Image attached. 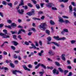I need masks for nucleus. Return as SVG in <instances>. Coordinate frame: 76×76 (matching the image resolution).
Returning <instances> with one entry per match:
<instances>
[{
	"instance_id": "18",
	"label": "nucleus",
	"mask_w": 76,
	"mask_h": 76,
	"mask_svg": "<svg viewBox=\"0 0 76 76\" xmlns=\"http://www.w3.org/2000/svg\"><path fill=\"white\" fill-rule=\"evenodd\" d=\"M40 66H41V67H43L44 68V69H46V66H45V65H44L43 64H40Z\"/></svg>"
},
{
	"instance_id": "3",
	"label": "nucleus",
	"mask_w": 76,
	"mask_h": 76,
	"mask_svg": "<svg viewBox=\"0 0 76 76\" xmlns=\"http://www.w3.org/2000/svg\"><path fill=\"white\" fill-rule=\"evenodd\" d=\"M12 73L14 74V75H16V72L19 73H21V74H22V72L21 71L17 70H12Z\"/></svg>"
},
{
	"instance_id": "58",
	"label": "nucleus",
	"mask_w": 76,
	"mask_h": 76,
	"mask_svg": "<svg viewBox=\"0 0 76 76\" xmlns=\"http://www.w3.org/2000/svg\"><path fill=\"white\" fill-rule=\"evenodd\" d=\"M45 73V72H39V73L40 74H41V75H42L43 73Z\"/></svg>"
},
{
	"instance_id": "27",
	"label": "nucleus",
	"mask_w": 76,
	"mask_h": 76,
	"mask_svg": "<svg viewBox=\"0 0 76 76\" xmlns=\"http://www.w3.org/2000/svg\"><path fill=\"white\" fill-rule=\"evenodd\" d=\"M10 32L12 33V34H16L17 32L15 31H10Z\"/></svg>"
},
{
	"instance_id": "13",
	"label": "nucleus",
	"mask_w": 76,
	"mask_h": 76,
	"mask_svg": "<svg viewBox=\"0 0 76 76\" xmlns=\"http://www.w3.org/2000/svg\"><path fill=\"white\" fill-rule=\"evenodd\" d=\"M24 0H21L20 3L19 4V6H23V5H24V2H23V1Z\"/></svg>"
},
{
	"instance_id": "43",
	"label": "nucleus",
	"mask_w": 76,
	"mask_h": 76,
	"mask_svg": "<svg viewBox=\"0 0 76 76\" xmlns=\"http://www.w3.org/2000/svg\"><path fill=\"white\" fill-rule=\"evenodd\" d=\"M47 69H50L51 70L53 69L54 67H52V66H48L47 67Z\"/></svg>"
},
{
	"instance_id": "61",
	"label": "nucleus",
	"mask_w": 76,
	"mask_h": 76,
	"mask_svg": "<svg viewBox=\"0 0 76 76\" xmlns=\"http://www.w3.org/2000/svg\"><path fill=\"white\" fill-rule=\"evenodd\" d=\"M31 30L34 31V32H36V30H35V29L34 28H31Z\"/></svg>"
},
{
	"instance_id": "22",
	"label": "nucleus",
	"mask_w": 76,
	"mask_h": 76,
	"mask_svg": "<svg viewBox=\"0 0 76 76\" xmlns=\"http://www.w3.org/2000/svg\"><path fill=\"white\" fill-rule=\"evenodd\" d=\"M47 39L48 41H51V39H52V38L51 37L49 36L47 37Z\"/></svg>"
},
{
	"instance_id": "48",
	"label": "nucleus",
	"mask_w": 76,
	"mask_h": 76,
	"mask_svg": "<svg viewBox=\"0 0 76 76\" xmlns=\"http://www.w3.org/2000/svg\"><path fill=\"white\" fill-rule=\"evenodd\" d=\"M24 44L26 45H29V43L27 41L25 42H24Z\"/></svg>"
},
{
	"instance_id": "14",
	"label": "nucleus",
	"mask_w": 76,
	"mask_h": 76,
	"mask_svg": "<svg viewBox=\"0 0 76 76\" xmlns=\"http://www.w3.org/2000/svg\"><path fill=\"white\" fill-rule=\"evenodd\" d=\"M69 0H59V2H64V3H67Z\"/></svg>"
},
{
	"instance_id": "23",
	"label": "nucleus",
	"mask_w": 76,
	"mask_h": 76,
	"mask_svg": "<svg viewBox=\"0 0 76 76\" xmlns=\"http://www.w3.org/2000/svg\"><path fill=\"white\" fill-rule=\"evenodd\" d=\"M1 69H4V70H9V69H8V68H7V67H4V66L2 67Z\"/></svg>"
},
{
	"instance_id": "47",
	"label": "nucleus",
	"mask_w": 76,
	"mask_h": 76,
	"mask_svg": "<svg viewBox=\"0 0 76 76\" xmlns=\"http://www.w3.org/2000/svg\"><path fill=\"white\" fill-rule=\"evenodd\" d=\"M11 25L14 27L16 26H17V25L16 24H15V23H12V24Z\"/></svg>"
},
{
	"instance_id": "6",
	"label": "nucleus",
	"mask_w": 76,
	"mask_h": 76,
	"mask_svg": "<svg viewBox=\"0 0 76 76\" xmlns=\"http://www.w3.org/2000/svg\"><path fill=\"white\" fill-rule=\"evenodd\" d=\"M73 10V7H72V6L71 5L69 6V13H72Z\"/></svg>"
},
{
	"instance_id": "56",
	"label": "nucleus",
	"mask_w": 76,
	"mask_h": 76,
	"mask_svg": "<svg viewBox=\"0 0 76 76\" xmlns=\"http://www.w3.org/2000/svg\"><path fill=\"white\" fill-rule=\"evenodd\" d=\"M17 11L19 14H20V15H21L22 13H21V10H20L18 9L17 10Z\"/></svg>"
},
{
	"instance_id": "16",
	"label": "nucleus",
	"mask_w": 76,
	"mask_h": 76,
	"mask_svg": "<svg viewBox=\"0 0 76 76\" xmlns=\"http://www.w3.org/2000/svg\"><path fill=\"white\" fill-rule=\"evenodd\" d=\"M31 15H34L35 14V11L33 9L31 10Z\"/></svg>"
},
{
	"instance_id": "25",
	"label": "nucleus",
	"mask_w": 76,
	"mask_h": 76,
	"mask_svg": "<svg viewBox=\"0 0 76 76\" xmlns=\"http://www.w3.org/2000/svg\"><path fill=\"white\" fill-rule=\"evenodd\" d=\"M50 23L51 25H54L55 24L54 22V21H53L52 20H50Z\"/></svg>"
},
{
	"instance_id": "4",
	"label": "nucleus",
	"mask_w": 76,
	"mask_h": 76,
	"mask_svg": "<svg viewBox=\"0 0 76 76\" xmlns=\"http://www.w3.org/2000/svg\"><path fill=\"white\" fill-rule=\"evenodd\" d=\"M46 6L47 7L49 8H51V7L54 6V4H53L52 3H49V4H46Z\"/></svg>"
},
{
	"instance_id": "28",
	"label": "nucleus",
	"mask_w": 76,
	"mask_h": 76,
	"mask_svg": "<svg viewBox=\"0 0 76 76\" xmlns=\"http://www.w3.org/2000/svg\"><path fill=\"white\" fill-rule=\"evenodd\" d=\"M36 8L38 9H40V6L38 4H36Z\"/></svg>"
},
{
	"instance_id": "20",
	"label": "nucleus",
	"mask_w": 76,
	"mask_h": 76,
	"mask_svg": "<svg viewBox=\"0 0 76 76\" xmlns=\"http://www.w3.org/2000/svg\"><path fill=\"white\" fill-rule=\"evenodd\" d=\"M70 42L71 44H75V42H76V40H72L70 41Z\"/></svg>"
},
{
	"instance_id": "17",
	"label": "nucleus",
	"mask_w": 76,
	"mask_h": 76,
	"mask_svg": "<svg viewBox=\"0 0 76 76\" xmlns=\"http://www.w3.org/2000/svg\"><path fill=\"white\" fill-rule=\"evenodd\" d=\"M58 69L61 73H63V72H64V70L61 67H59L58 68Z\"/></svg>"
},
{
	"instance_id": "37",
	"label": "nucleus",
	"mask_w": 76,
	"mask_h": 76,
	"mask_svg": "<svg viewBox=\"0 0 76 76\" xmlns=\"http://www.w3.org/2000/svg\"><path fill=\"white\" fill-rule=\"evenodd\" d=\"M66 39V37H61L60 38L59 40H65Z\"/></svg>"
},
{
	"instance_id": "57",
	"label": "nucleus",
	"mask_w": 76,
	"mask_h": 76,
	"mask_svg": "<svg viewBox=\"0 0 76 76\" xmlns=\"http://www.w3.org/2000/svg\"><path fill=\"white\" fill-rule=\"evenodd\" d=\"M63 18H65L66 19H69V17H67V16H66L65 15H64L63 16Z\"/></svg>"
},
{
	"instance_id": "54",
	"label": "nucleus",
	"mask_w": 76,
	"mask_h": 76,
	"mask_svg": "<svg viewBox=\"0 0 76 76\" xmlns=\"http://www.w3.org/2000/svg\"><path fill=\"white\" fill-rule=\"evenodd\" d=\"M18 38L20 40L22 39V38H21V36L20 35H19L18 37Z\"/></svg>"
},
{
	"instance_id": "55",
	"label": "nucleus",
	"mask_w": 76,
	"mask_h": 76,
	"mask_svg": "<svg viewBox=\"0 0 76 76\" xmlns=\"http://www.w3.org/2000/svg\"><path fill=\"white\" fill-rule=\"evenodd\" d=\"M52 10H57V8H56V7H52Z\"/></svg>"
},
{
	"instance_id": "9",
	"label": "nucleus",
	"mask_w": 76,
	"mask_h": 76,
	"mask_svg": "<svg viewBox=\"0 0 76 76\" xmlns=\"http://www.w3.org/2000/svg\"><path fill=\"white\" fill-rule=\"evenodd\" d=\"M65 54H62L61 56V58L62 60L66 61V58H65Z\"/></svg>"
},
{
	"instance_id": "1",
	"label": "nucleus",
	"mask_w": 76,
	"mask_h": 76,
	"mask_svg": "<svg viewBox=\"0 0 76 76\" xmlns=\"http://www.w3.org/2000/svg\"><path fill=\"white\" fill-rule=\"evenodd\" d=\"M47 24L45 23H41L40 25L38 26L39 28L41 29L42 31H45L46 29V26Z\"/></svg>"
},
{
	"instance_id": "62",
	"label": "nucleus",
	"mask_w": 76,
	"mask_h": 76,
	"mask_svg": "<svg viewBox=\"0 0 76 76\" xmlns=\"http://www.w3.org/2000/svg\"><path fill=\"white\" fill-rule=\"evenodd\" d=\"M39 43L40 45H41V46H42V42L41 41H39Z\"/></svg>"
},
{
	"instance_id": "30",
	"label": "nucleus",
	"mask_w": 76,
	"mask_h": 76,
	"mask_svg": "<svg viewBox=\"0 0 76 76\" xmlns=\"http://www.w3.org/2000/svg\"><path fill=\"white\" fill-rule=\"evenodd\" d=\"M27 15H28V16H32V13H31V12H30L28 13H26Z\"/></svg>"
},
{
	"instance_id": "29",
	"label": "nucleus",
	"mask_w": 76,
	"mask_h": 76,
	"mask_svg": "<svg viewBox=\"0 0 76 76\" xmlns=\"http://www.w3.org/2000/svg\"><path fill=\"white\" fill-rule=\"evenodd\" d=\"M46 33L48 34V35H50V31L48 30H46Z\"/></svg>"
},
{
	"instance_id": "35",
	"label": "nucleus",
	"mask_w": 76,
	"mask_h": 76,
	"mask_svg": "<svg viewBox=\"0 0 76 76\" xmlns=\"http://www.w3.org/2000/svg\"><path fill=\"white\" fill-rule=\"evenodd\" d=\"M2 4L4 5H6V4H7V2H6V1H3Z\"/></svg>"
},
{
	"instance_id": "21",
	"label": "nucleus",
	"mask_w": 76,
	"mask_h": 76,
	"mask_svg": "<svg viewBox=\"0 0 76 76\" xmlns=\"http://www.w3.org/2000/svg\"><path fill=\"white\" fill-rule=\"evenodd\" d=\"M10 67L12 68H14L15 67V65L12 63H10Z\"/></svg>"
},
{
	"instance_id": "53",
	"label": "nucleus",
	"mask_w": 76,
	"mask_h": 76,
	"mask_svg": "<svg viewBox=\"0 0 76 76\" xmlns=\"http://www.w3.org/2000/svg\"><path fill=\"white\" fill-rule=\"evenodd\" d=\"M72 76V72H69V75L67 76Z\"/></svg>"
},
{
	"instance_id": "39",
	"label": "nucleus",
	"mask_w": 76,
	"mask_h": 76,
	"mask_svg": "<svg viewBox=\"0 0 76 76\" xmlns=\"http://www.w3.org/2000/svg\"><path fill=\"white\" fill-rule=\"evenodd\" d=\"M7 22L9 23H11L12 22V21L10 20H8Z\"/></svg>"
},
{
	"instance_id": "63",
	"label": "nucleus",
	"mask_w": 76,
	"mask_h": 76,
	"mask_svg": "<svg viewBox=\"0 0 76 76\" xmlns=\"http://www.w3.org/2000/svg\"><path fill=\"white\" fill-rule=\"evenodd\" d=\"M0 16H1V17H3V13L0 12Z\"/></svg>"
},
{
	"instance_id": "7",
	"label": "nucleus",
	"mask_w": 76,
	"mask_h": 76,
	"mask_svg": "<svg viewBox=\"0 0 76 76\" xmlns=\"http://www.w3.org/2000/svg\"><path fill=\"white\" fill-rule=\"evenodd\" d=\"M48 53L50 56H54L55 54V53L53 52V50H49Z\"/></svg>"
},
{
	"instance_id": "50",
	"label": "nucleus",
	"mask_w": 76,
	"mask_h": 76,
	"mask_svg": "<svg viewBox=\"0 0 76 76\" xmlns=\"http://www.w3.org/2000/svg\"><path fill=\"white\" fill-rule=\"evenodd\" d=\"M22 7H23L24 8V9H26V10L28 9V6L27 5L25 6H23Z\"/></svg>"
},
{
	"instance_id": "42",
	"label": "nucleus",
	"mask_w": 76,
	"mask_h": 76,
	"mask_svg": "<svg viewBox=\"0 0 76 76\" xmlns=\"http://www.w3.org/2000/svg\"><path fill=\"white\" fill-rule=\"evenodd\" d=\"M13 38L14 39H17V38H16V35H13Z\"/></svg>"
},
{
	"instance_id": "64",
	"label": "nucleus",
	"mask_w": 76,
	"mask_h": 76,
	"mask_svg": "<svg viewBox=\"0 0 76 76\" xmlns=\"http://www.w3.org/2000/svg\"><path fill=\"white\" fill-rule=\"evenodd\" d=\"M73 14H74V16L75 17V18H76V12H73Z\"/></svg>"
},
{
	"instance_id": "40",
	"label": "nucleus",
	"mask_w": 76,
	"mask_h": 76,
	"mask_svg": "<svg viewBox=\"0 0 76 76\" xmlns=\"http://www.w3.org/2000/svg\"><path fill=\"white\" fill-rule=\"evenodd\" d=\"M40 64H38V65L37 66L35 67V69H38V68L39 67V66H40Z\"/></svg>"
},
{
	"instance_id": "52",
	"label": "nucleus",
	"mask_w": 76,
	"mask_h": 76,
	"mask_svg": "<svg viewBox=\"0 0 76 76\" xmlns=\"http://www.w3.org/2000/svg\"><path fill=\"white\" fill-rule=\"evenodd\" d=\"M51 32L52 33H53L54 31V28L53 27H51Z\"/></svg>"
},
{
	"instance_id": "51",
	"label": "nucleus",
	"mask_w": 76,
	"mask_h": 76,
	"mask_svg": "<svg viewBox=\"0 0 76 76\" xmlns=\"http://www.w3.org/2000/svg\"><path fill=\"white\" fill-rule=\"evenodd\" d=\"M21 13H22L21 14V15H23V12H24V10L23 9H22L21 10Z\"/></svg>"
},
{
	"instance_id": "36",
	"label": "nucleus",
	"mask_w": 76,
	"mask_h": 76,
	"mask_svg": "<svg viewBox=\"0 0 76 76\" xmlns=\"http://www.w3.org/2000/svg\"><path fill=\"white\" fill-rule=\"evenodd\" d=\"M56 71H57V70L56 68L54 69L53 70V74H55L56 73Z\"/></svg>"
},
{
	"instance_id": "2",
	"label": "nucleus",
	"mask_w": 76,
	"mask_h": 76,
	"mask_svg": "<svg viewBox=\"0 0 76 76\" xmlns=\"http://www.w3.org/2000/svg\"><path fill=\"white\" fill-rule=\"evenodd\" d=\"M51 41H49L48 40L47 44H53L56 45L57 47H59V45L58 44V43L55 42H50Z\"/></svg>"
},
{
	"instance_id": "19",
	"label": "nucleus",
	"mask_w": 76,
	"mask_h": 76,
	"mask_svg": "<svg viewBox=\"0 0 76 76\" xmlns=\"http://www.w3.org/2000/svg\"><path fill=\"white\" fill-rule=\"evenodd\" d=\"M55 64L56 66H60V64L57 61L55 62Z\"/></svg>"
},
{
	"instance_id": "32",
	"label": "nucleus",
	"mask_w": 76,
	"mask_h": 76,
	"mask_svg": "<svg viewBox=\"0 0 76 76\" xmlns=\"http://www.w3.org/2000/svg\"><path fill=\"white\" fill-rule=\"evenodd\" d=\"M32 19H33V20H40V19L35 17L33 18Z\"/></svg>"
},
{
	"instance_id": "34",
	"label": "nucleus",
	"mask_w": 76,
	"mask_h": 76,
	"mask_svg": "<svg viewBox=\"0 0 76 76\" xmlns=\"http://www.w3.org/2000/svg\"><path fill=\"white\" fill-rule=\"evenodd\" d=\"M68 72H69V71L68 70H64V74L65 75H66V73H68Z\"/></svg>"
},
{
	"instance_id": "10",
	"label": "nucleus",
	"mask_w": 76,
	"mask_h": 76,
	"mask_svg": "<svg viewBox=\"0 0 76 76\" xmlns=\"http://www.w3.org/2000/svg\"><path fill=\"white\" fill-rule=\"evenodd\" d=\"M3 34H4V35L1 36H6V37H2V38H10V36L8 35H6V34L3 33Z\"/></svg>"
},
{
	"instance_id": "31",
	"label": "nucleus",
	"mask_w": 76,
	"mask_h": 76,
	"mask_svg": "<svg viewBox=\"0 0 76 76\" xmlns=\"http://www.w3.org/2000/svg\"><path fill=\"white\" fill-rule=\"evenodd\" d=\"M23 68H24V70H26V69H27V67L26 66V65H24L23 66Z\"/></svg>"
},
{
	"instance_id": "26",
	"label": "nucleus",
	"mask_w": 76,
	"mask_h": 76,
	"mask_svg": "<svg viewBox=\"0 0 76 76\" xmlns=\"http://www.w3.org/2000/svg\"><path fill=\"white\" fill-rule=\"evenodd\" d=\"M7 4L9 6H10V7H12V3H7Z\"/></svg>"
},
{
	"instance_id": "41",
	"label": "nucleus",
	"mask_w": 76,
	"mask_h": 76,
	"mask_svg": "<svg viewBox=\"0 0 76 76\" xmlns=\"http://www.w3.org/2000/svg\"><path fill=\"white\" fill-rule=\"evenodd\" d=\"M71 3L72 5H73V6H76V4H75L74 2H72Z\"/></svg>"
},
{
	"instance_id": "11",
	"label": "nucleus",
	"mask_w": 76,
	"mask_h": 76,
	"mask_svg": "<svg viewBox=\"0 0 76 76\" xmlns=\"http://www.w3.org/2000/svg\"><path fill=\"white\" fill-rule=\"evenodd\" d=\"M31 46L33 47H30L29 48L30 49H32V48H34V49H36L37 48V47H36V46L34 45H33V44H31Z\"/></svg>"
},
{
	"instance_id": "24",
	"label": "nucleus",
	"mask_w": 76,
	"mask_h": 76,
	"mask_svg": "<svg viewBox=\"0 0 76 76\" xmlns=\"http://www.w3.org/2000/svg\"><path fill=\"white\" fill-rule=\"evenodd\" d=\"M64 23H70V22H69V21L68 20H65L64 21Z\"/></svg>"
},
{
	"instance_id": "46",
	"label": "nucleus",
	"mask_w": 76,
	"mask_h": 76,
	"mask_svg": "<svg viewBox=\"0 0 76 76\" xmlns=\"http://www.w3.org/2000/svg\"><path fill=\"white\" fill-rule=\"evenodd\" d=\"M63 31L64 32H69L68 30L66 28L64 29Z\"/></svg>"
},
{
	"instance_id": "8",
	"label": "nucleus",
	"mask_w": 76,
	"mask_h": 76,
	"mask_svg": "<svg viewBox=\"0 0 76 76\" xmlns=\"http://www.w3.org/2000/svg\"><path fill=\"white\" fill-rule=\"evenodd\" d=\"M58 18L59 19V20H58V21L59 22H63L64 23V20L63 19V18H62L60 16H59L58 17Z\"/></svg>"
},
{
	"instance_id": "5",
	"label": "nucleus",
	"mask_w": 76,
	"mask_h": 76,
	"mask_svg": "<svg viewBox=\"0 0 76 76\" xmlns=\"http://www.w3.org/2000/svg\"><path fill=\"white\" fill-rule=\"evenodd\" d=\"M23 32H24V33H26V31H25V30H24L23 29H20L19 30L18 33V35H19V34H20V33H22V31Z\"/></svg>"
},
{
	"instance_id": "44",
	"label": "nucleus",
	"mask_w": 76,
	"mask_h": 76,
	"mask_svg": "<svg viewBox=\"0 0 76 76\" xmlns=\"http://www.w3.org/2000/svg\"><path fill=\"white\" fill-rule=\"evenodd\" d=\"M11 48L13 50H15V49H16V48L13 46H11Z\"/></svg>"
},
{
	"instance_id": "38",
	"label": "nucleus",
	"mask_w": 76,
	"mask_h": 76,
	"mask_svg": "<svg viewBox=\"0 0 76 76\" xmlns=\"http://www.w3.org/2000/svg\"><path fill=\"white\" fill-rule=\"evenodd\" d=\"M31 1L34 4H37V3L35 0H31Z\"/></svg>"
},
{
	"instance_id": "49",
	"label": "nucleus",
	"mask_w": 76,
	"mask_h": 76,
	"mask_svg": "<svg viewBox=\"0 0 76 76\" xmlns=\"http://www.w3.org/2000/svg\"><path fill=\"white\" fill-rule=\"evenodd\" d=\"M28 67H29V68H30L31 69V68H32V66L31 64H28Z\"/></svg>"
},
{
	"instance_id": "33",
	"label": "nucleus",
	"mask_w": 76,
	"mask_h": 76,
	"mask_svg": "<svg viewBox=\"0 0 76 76\" xmlns=\"http://www.w3.org/2000/svg\"><path fill=\"white\" fill-rule=\"evenodd\" d=\"M3 32H4L5 34H7V30L6 29H4L3 30Z\"/></svg>"
},
{
	"instance_id": "45",
	"label": "nucleus",
	"mask_w": 76,
	"mask_h": 76,
	"mask_svg": "<svg viewBox=\"0 0 76 76\" xmlns=\"http://www.w3.org/2000/svg\"><path fill=\"white\" fill-rule=\"evenodd\" d=\"M28 6L29 7H32L33 6V5L30 3H28Z\"/></svg>"
},
{
	"instance_id": "59",
	"label": "nucleus",
	"mask_w": 76,
	"mask_h": 76,
	"mask_svg": "<svg viewBox=\"0 0 76 76\" xmlns=\"http://www.w3.org/2000/svg\"><path fill=\"white\" fill-rule=\"evenodd\" d=\"M3 26H4V24L3 23H1L0 24V28H2V27H3Z\"/></svg>"
},
{
	"instance_id": "12",
	"label": "nucleus",
	"mask_w": 76,
	"mask_h": 76,
	"mask_svg": "<svg viewBox=\"0 0 76 76\" xmlns=\"http://www.w3.org/2000/svg\"><path fill=\"white\" fill-rule=\"evenodd\" d=\"M12 43H13L14 45H15V46H17V45L19 44V43L18 42L15 41H12Z\"/></svg>"
},
{
	"instance_id": "15",
	"label": "nucleus",
	"mask_w": 76,
	"mask_h": 76,
	"mask_svg": "<svg viewBox=\"0 0 76 76\" xmlns=\"http://www.w3.org/2000/svg\"><path fill=\"white\" fill-rule=\"evenodd\" d=\"M53 38H54V39H55L56 40H57V41H59V40H60V38H59V37L58 36H54L53 37Z\"/></svg>"
},
{
	"instance_id": "60",
	"label": "nucleus",
	"mask_w": 76,
	"mask_h": 76,
	"mask_svg": "<svg viewBox=\"0 0 76 76\" xmlns=\"http://www.w3.org/2000/svg\"><path fill=\"white\" fill-rule=\"evenodd\" d=\"M43 13V12L42 11H40L38 12L39 15H41V14H42Z\"/></svg>"
}]
</instances>
